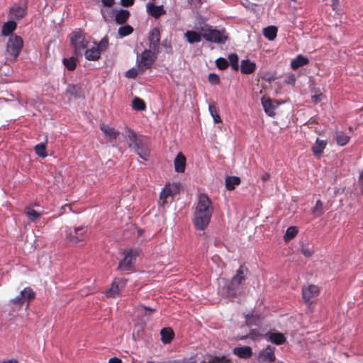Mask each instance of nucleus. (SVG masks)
Returning a JSON list of instances; mask_svg holds the SVG:
<instances>
[{
  "label": "nucleus",
  "mask_w": 363,
  "mask_h": 363,
  "mask_svg": "<svg viewBox=\"0 0 363 363\" xmlns=\"http://www.w3.org/2000/svg\"><path fill=\"white\" fill-rule=\"evenodd\" d=\"M213 206L209 197L205 194H199L194 206L193 223L196 230H204L208 225Z\"/></svg>",
  "instance_id": "1"
},
{
  "label": "nucleus",
  "mask_w": 363,
  "mask_h": 363,
  "mask_svg": "<svg viewBox=\"0 0 363 363\" xmlns=\"http://www.w3.org/2000/svg\"><path fill=\"white\" fill-rule=\"evenodd\" d=\"M128 147L133 149L140 158L147 160L150 157L149 140L143 135H138L129 130L127 133Z\"/></svg>",
  "instance_id": "2"
},
{
  "label": "nucleus",
  "mask_w": 363,
  "mask_h": 363,
  "mask_svg": "<svg viewBox=\"0 0 363 363\" xmlns=\"http://www.w3.org/2000/svg\"><path fill=\"white\" fill-rule=\"evenodd\" d=\"M199 31L202 37L208 42L225 44L228 40V34L225 28L216 29L208 24H204L200 27Z\"/></svg>",
  "instance_id": "3"
},
{
  "label": "nucleus",
  "mask_w": 363,
  "mask_h": 363,
  "mask_svg": "<svg viewBox=\"0 0 363 363\" xmlns=\"http://www.w3.org/2000/svg\"><path fill=\"white\" fill-rule=\"evenodd\" d=\"M87 231V228L85 226L67 227L65 230V238L67 242L77 244L86 240L88 236Z\"/></svg>",
  "instance_id": "4"
},
{
  "label": "nucleus",
  "mask_w": 363,
  "mask_h": 363,
  "mask_svg": "<svg viewBox=\"0 0 363 363\" xmlns=\"http://www.w3.org/2000/svg\"><path fill=\"white\" fill-rule=\"evenodd\" d=\"M23 45V42L20 36L11 35L6 45L7 58L16 60L19 55Z\"/></svg>",
  "instance_id": "5"
},
{
  "label": "nucleus",
  "mask_w": 363,
  "mask_h": 363,
  "mask_svg": "<svg viewBox=\"0 0 363 363\" xmlns=\"http://www.w3.org/2000/svg\"><path fill=\"white\" fill-rule=\"evenodd\" d=\"M35 293L30 287H26L15 298L9 301V304L13 306L14 308H20L26 304V308L29 306L30 300L34 298Z\"/></svg>",
  "instance_id": "6"
},
{
  "label": "nucleus",
  "mask_w": 363,
  "mask_h": 363,
  "mask_svg": "<svg viewBox=\"0 0 363 363\" xmlns=\"http://www.w3.org/2000/svg\"><path fill=\"white\" fill-rule=\"evenodd\" d=\"M247 272V269L243 266H240L239 267L236 274L231 279L230 284L228 287V293L229 296H234L237 294L240 285L245 280Z\"/></svg>",
  "instance_id": "7"
},
{
  "label": "nucleus",
  "mask_w": 363,
  "mask_h": 363,
  "mask_svg": "<svg viewBox=\"0 0 363 363\" xmlns=\"http://www.w3.org/2000/svg\"><path fill=\"white\" fill-rule=\"evenodd\" d=\"M70 42L77 55H82L89 43L84 33L81 30H76L72 33Z\"/></svg>",
  "instance_id": "8"
},
{
  "label": "nucleus",
  "mask_w": 363,
  "mask_h": 363,
  "mask_svg": "<svg viewBox=\"0 0 363 363\" xmlns=\"http://www.w3.org/2000/svg\"><path fill=\"white\" fill-rule=\"evenodd\" d=\"M158 51H154L152 49L145 50L140 55V59H138V67L142 70L150 67L157 59Z\"/></svg>",
  "instance_id": "9"
},
{
  "label": "nucleus",
  "mask_w": 363,
  "mask_h": 363,
  "mask_svg": "<svg viewBox=\"0 0 363 363\" xmlns=\"http://www.w3.org/2000/svg\"><path fill=\"white\" fill-rule=\"evenodd\" d=\"M124 257L120 261L118 269L121 271H129L133 267V263L135 261L138 252L136 250H130L123 253Z\"/></svg>",
  "instance_id": "10"
},
{
  "label": "nucleus",
  "mask_w": 363,
  "mask_h": 363,
  "mask_svg": "<svg viewBox=\"0 0 363 363\" xmlns=\"http://www.w3.org/2000/svg\"><path fill=\"white\" fill-rule=\"evenodd\" d=\"M319 294V289L317 286L311 284L302 289V296L304 302L311 305Z\"/></svg>",
  "instance_id": "11"
},
{
  "label": "nucleus",
  "mask_w": 363,
  "mask_h": 363,
  "mask_svg": "<svg viewBox=\"0 0 363 363\" xmlns=\"http://www.w3.org/2000/svg\"><path fill=\"white\" fill-rule=\"evenodd\" d=\"M27 13V6L26 4H17L13 6L9 13L10 18L15 20H20L23 18Z\"/></svg>",
  "instance_id": "12"
},
{
  "label": "nucleus",
  "mask_w": 363,
  "mask_h": 363,
  "mask_svg": "<svg viewBox=\"0 0 363 363\" xmlns=\"http://www.w3.org/2000/svg\"><path fill=\"white\" fill-rule=\"evenodd\" d=\"M149 47L154 51H158L160 41V32L157 28H152L148 35Z\"/></svg>",
  "instance_id": "13"
},
{
  "label": "nucleus",
  "mask_w": 363,
  "mask_h": 363,
  "mask_svg": "<svg viewBox=\"0 0 363 363\" xmlns=\"http://www.w3.org/2000/svg\"><path fill=\"white\" fill-rule=\"evenodd\" d=\"M274 360L275 355L274 347L268 346L259 353L258 361L259 362H272Z\"/></svg>",
  "instance_id": "14"
},
{
  "label": "nucleus",
  "mask_w": 363,
  "mask_h": 363,
  "mask_svg": "<svg viewBox=\"0 0 363 363\" xmlns=\"http://www.w3.org/2000/svg\"><path fill=\"white\" fill-rule=\"evenodd\" d=\"M101 130L104 135V138L111 143H115L119 132L113 128L109 127L108 125L101 124L100 126Z\"/></svg>",
  "instance_id": "15"
},
{
  "label": "nucleus",
  "mask_w": 363,
  "mask_h": 363,
  "mask_svg": "<svg viewBox=\"0 0 363 363\" xmlns=\"http://www.w3.org/2000/svg\"><path fill=\"white\" fill-rule=\"evenodd\" d=\"M146 11L151 16L157 18L166 13L162 5L156 6L154 2L150 1L146 4Z\"/></svg>",
  "instance_id": "16"
},
{
  "label": "nucleus",
  "mask_w": 363,
  "mask_h": 363,
  "mask_svg": "<svg viewBox=\"0 0 363 363\" xmlns=\"http://www.w3.org/2000/svg\"><path fill=\"white\" fill-rule=\"evenodd\" d=\"M85 58L89 61H96L100 58L101 51L94 43L91 46L88 47L83 51Z\"/></svg>",
  "instance_id": "17"
},
{
  "label": "nucleus",
  "mask_w": 363,
  "mask_h": 363,
  "mask_svg": "<svg viewBox=\"0 0 363 363\" xmlns=\"http://www.w3.org/2000/svg\"><path fill=\"white\" fill-rule=\"evenodd\" d=\"M261 102L266 114L269 116H274L275 115L274 111L277 108L278 104H275L271 99L266 97H262Z\"/></svg>",
  "instance_id": "18"
},
{
  "label": "nucleus",
  "mask_w": 363,
  "mask_h": 363,
  "mask_svg": "<svg viewBox=\"0 0 363 363\" xmlns=\"http://www.w3.org/2000/svg\"><path fill=\"white\" fill-rule=\"evenodd\" d=\"M174 169L178 173H182L185 170L186 157L182 153H179L174 159Z\"/></svg>",
  "instance_id": "19"
},
{
  "label": "nucleus",
  "mask_w": 363,
  "mask_h": 363,
  "mask_svg": "<svg viewBox=\"0 0 363 363\" xmlns=\"http://www.w3.org/2000/svg\"><path fill=\"white\" fill-rule=\"evenodd\" d=\"M327 145V142L325 140L317 138L315 144L312 146L311 150L315 156L319 157L323 152Z\"/></svg>",
  "instance_id": "20"
},
{
  "label": "nucleus",
  "mask_w": 363,
  "mask_h": 363,
  "mask_svg": "<svg viewBox=\"0 0 363 363\" xmlns=\"http://www.w3.org/2000/svg\"><path fill=\"white\" fill-rule=\"evenodd\" d=\"M256 69V64L249 60L241 61L240 70L242 74H249L254 72Z\"/></svg>",
  "instance_id": "21"
},
{
  "label": "nucleus",
  "mask_w": 363,
  "mask_h": 363,
  "mask_svg": "<svg viewBox=\"0 0 363 363\" xmlns=\"http://www.w3.org/2000/svg\"><path fill=\"white\" fill-rule=\"evenodd\" d=\"M233 353L239 357L245 359L252 354V349L249 346L235 347Z\"/></svg>",
  "instance_id": "22"
},
{
  "label": "nucleus",
  "mask_w": 363,
  "mask_h": 363,
  "mask_svg": "<svg viewBox=\"0 0 363 363\" xmlns=\"http://www.w3.org/2000/svg\"><path fill=\"white\" fill-rule=\"evenodd\" d=\"M309 62L308 59L302 55H298L296 58L291 60V67L293 69H297L299 67L308 65Z\"/></svg>",
  "instance_id": "23"
},
{
  "label": "nucleus",
  "mask_w": 363,
  "mask_h": 363,
  "mask_svg": "<svg viewBox=\"0 0 363 363\" xmlns=\"http://www.w3.org/2000/svg\"><path fill=\"white\" fill-rule=\"evenodd\" d=\"M161 340L164 344L170 343L174 337V332L169 328L162 329L160 332Z\"/></svg>",
  "instance_id": "24"
},
{
  "label": "nucleus",
  "mask_w": 363,
  "mask_h": 363,
  "mask_svg": "<svg viewBox=\"0 0 363 363\" xmlns=\"http://www.w3.org/2000/svg\"><path fill=\"white\" fill-rule=\"evenodd\" d=\"M267 335L268 337V340L276 345H281L286 341V337L280 333H272Z\"/></svg>",
  "instance_id": "25"
},
{
  "label": "nucleus",
  "mask_w": 363,
  "mask_h": 363,
  "mask_svg": "<svg viewBox=\"0 0 363 363\" xmlns=\"http://www.w3.org/2000/svg\"><path fill=\"white\" fill-rule=\"evenodd\" d=\"M16 28V23L13 20L9 21L3 24L1 33L3 35H9Z\"/></svg>",
  "instance_id": "26"
},
{
  "label": "nucleus",
  "mask_w": 363,
  "mask_h": 363,
  "mask_svg": "<svg viewBox=\"0 0 363 363\" xmlns=\"http://www.w3.org/2000/svg\"><path fill=\"white\" fill-rule=\"evenodd\" d=\"M184 35L185 37L186 38L188 43H189L190 44L199 43L201 40V34H199L196 31L187 30Z\"/></svg>",
  "instance_id": "27"
},
{
  "label": "nucleus",
  "mask_w": 363,
  "mask_h": 363,
  "mask_svg": "<svg viewBox=\"0 0 363 363\" xmlns=\"http://www.w3.org/2000/svg\"><path fill=\"white\" fill-rule=\"evenodd\" d=\"M277 34V28L274 26H267L263 29L264 36L269 40H274Z\"/></svg>",
  "instance_id": "28"
},
{
  "label": "nucleus",
  "mask_w": 363,
  "mask_h": 363,
  "mask_svg": "<svg viewBox=\"0 0 363 363\" xmlns=\"http://www.w3.org/2000/svg\"><path fill=\"white\" fill-rule=\"evenodd\" d=\"M240 183V179L238 177H228L225 179V187L228 190H233Z\"/></svg>",
  "instance_id": "29"
},
{
  "label": "nucleus",
  "mask_w": 363,
  "mask_h": 363,
  "mask_svg": "<svg viewBox=\"0 0 363 363\" xmlns=\"http://www.w3.org/2000/svg\"><path fill=\"white\" fill-rule=\"evenodd\" d=\"M130 16V13L127 10L121 9L116 15V21L118 24L124 23Z\"/></svg>",
  "instance_id": "30"
},
{
  "label": "nucleus",
  "mask_w": 363,
  "mask_h": 363,
  "mask_svg": "<svg viewBox=\"0 0 363 363\" xmlns=\"http://www.w3.org/2000/svg\"><path fill=\"white\" fill-rule=\"evenodd\" d=\"M315 217H320L324 213L323 203L320 200L316 201L315 206L311 210Z\"/></svg>",
  "instance_id": "31"
},
{
  "label": "nucleus",
  "mask_w": 363,
  "mask_h": 363,
  "mask_svg": "<svg viewBox=\"0 0 363 363\" xmlns=\"http://www.w3.org/2000/svg\"><path fill=\"white\" fill-rule=\"evenodd\" d=\"M121 289L114 281H113L111 287L106 291V296L111 298H116L120 295Z\"/></svg>",
  "instance_id": "32"
},
{
  "label": "nucleus",
  "mask_w": 363,
  "mask_h": 363,
  "mask_svg": "<svg viewBox=\"0 0 363 363\" xmlns=\"http://www.w3.org/2000/svg\"><path fill=\"white\" fill-rule=\"evenodd\" d=\"M132 108L136 111H144L145 109V104L143 99L135 96L132 101Z\"/></svg>",
  "instance_id": "33"
},
{
  "label": "nucleus",
  "mask_w": 363,
  "mask_h": 363,
  "mask_svg": "<svg viewBox=\"0 0 363 363\" xmlns=\"http://www.w3.org/2000/svg\"><path fill=\"white\" fill-rule=\"evenodd\" d=\"M297 233V228L295 226H290L286 229V231L284 236V239L286 242H289V240L295 238Z\"/></svg>",
  "instance_id": "34"
},
{
  "label": "nucleus",
  "mask_w": 363,
  "mask_h": 363,
  "mask_svg": "<svg viewBox=\"0 0 363 363\" xmlns=\"http://www.w3.org/2000/svg\"><path fill=\"white\" fill-rule=\"evenodd\" d=\"M173 196V191L169 185H166L160 194V199L165 202L166 200Z\"/></svg>",
  "instance_id": "35"
},
{
  "label": "nucleus",
  "mask_w": 363,
  "mask_h": 363,
  "mask_svg": "<svg viewBox=\"0 0 363 363\" xmlns=\"http://www.w3.org/2000/svg\"><path fill=\"white\" fill-rule=\"evenodd\" d=\"M350 136L342 133H337L335 136V141L340 146H344L347 145L350 140Z\"/></svg>",
  "instance_id": "36"
},
{
  "label": "nucleus",
  "mask_w": 363,
  "mask_h": 363,
  "mask_svg": "<svg viewBox=\"0 0 363 363\" xmlns=\"http://www.w3.org/2000/svg\"><path fill=\"white\" fill-rule=\"evenodd\" d=\"M228 60L232 69L234 70H238L239 69V63H238V56L235 53H231L228 55Z\"/></svg>",
  "instance_id": "37"
},
{
  "label": "nucleus",
  "mask_w": 363,
  "mask_h": 363,
  "mask_svg": "<svg viewBox=\"0 0 363 363\" xmlns=\"http://www.w3.org/2000/svg\"><path fill=\"white\" fill-rule=\"evenodd\" d=\"M25 213L30 220V221H33L35 218H38L40 216V213L34 210L31 207H26L25 209Z\"/></svg>",
  "instance_id": "38"
},
{
  "label": "nucleus",
  "mask_w": 363,
  "mask_h": 363,
  "mask_svg": "<svg viewBox=\"0 0 363 363\" xmlns=\"http://www.w3.org/2000/svg\"><path fill=\"white\" fill-rule=\"evenodd\" d=\"M208 111H209L211 116L213 118L214 123H218L221 122L220 117L219 114L218 113V111H217V109H216V107L215 105L209 104L208 105Z\"/></svg>",
  "instance_id": "39"
},
{
  "label": "nucleus",
  "mask_w": 363,
  "mask_h": 363,
  "mask_svg": "<svg viewBox=\"0 0 363 363\" xmlns=\"http://www.w3.org/2000/svg\"><path fill=\"white\" fill-rule=\"evenodd\" d=\"M34 150L36 154L41 157H45L48 155L46 152L45 145L43 143L36 145L34 147Z\"/></svg>",
  "instance_id": "40"
},
{
  "label": "nucleus",
  "mask_w": 363,
  "mask_h": 363,
  "mask_svg": "<svg viewBox=\"0 0 363 363\" xmlns=\"http://www.w3.org/2000/svg\"><path fill=\"white\" fill-rule=\"evenodd\" d=\"M67 92L74 97L80 96V89L78 86L74 84H69L66 89Z\"/></svg>",
  "instance_id": "41"
},
{
  "label": "nucleus",
  "mask_w": 363,
  "mask_h": 363,
  "mask_svg": "<svg viewBox=\"0 0 363 363\" xmlns=\"http://www.w3.org/2000/svg\"><path fill=\"white\" fill-rule=\"evenodd\" d=\"M63 64L69 70H74L77 65L76 59L73 57L69 58H64Z\"/></svg>",
  "instance_id": "42"
},
{
  "label": "nucleus",
  "mask_w": 363,
  "mask_h": 363,
  "mask_svg": "<svg viewBox=\"0 0 363 363\" xmlns=\"http://www.w3.org/2000/svg\"><path fill=\"white\" fill-rule=\"evenodd\" d=\"M133 30V28L130 26L126 25L118 28V34L121 37H125L130 35Z\"/></svg>",
  "instance_id": "43"
},
{
  "label": "nucleus",
  "mask_w": 363,
  "mask_h": 363,
  "mask_svg": "<svg viewBox=\"0 0 363 363\" xmlns=\"http://www.w3.org/2000/svg\"><path fill=\"white\" fill-rule=\"evenodd\" d=\"M259 322V320L257 316H255L252 314H247L246 315V323L247 325H257Z\"/></svg>",
  "instance_id": "44"
},
{
  "label": "nucleus",
  "mask_w": 363,
  "mask_h": 363,
  "mask_svg": "<svg viewBox=\"0 0 363 363\" xmlns=\"http://www.w3.org/2000/svg\"><path fill=\"white\" fill-rule=\"evenodd\" d=\"M216 66L218 69L223 70L228 67V62L223 57H219L216 61Z\"/></svg>",
  "instance_id": "45"
},
{
  "label": "nucleus",
  "mask_w": 363,
  "mask_h": 363,
  "mask_svg": "<svg viewBox=\"0 0 363 363\" xmlns=\"http://www.w3.org/2000/svg\"><path fill=\"white\" fill-rule=\"evenodd\" d=\"M108 40L106 37L103 38L100 42L96 44V46L99 47V50H105L108 48Z\"/></svg>",
  "instance_id": "46"
},
{
  "label": "nucleus",
  "mask_w": 363,
  "mask_h": 363,
  "mask_svg": "<svg viewBox=\"0 0 363 363\" xmlns=\"http://www.w3.org/2000/svg\"><path fill=\"white\" fill-rule=\"evenodd\" d=\"M208 363H229V359L225 357H215L209 360Z\"/></svg>",
  "instance_id": "47"
},
{
  "label": "nucleus",
  "mask_w": 363,
  "mask_h": 363,
  "mask_svg": "<svg viewBox=\"0 0 363 363\" xmlns=\"http://www.w3.org/2000/svg\"><path fill=\"white\" fill-rule=\"evenodd\" d=\"M208 81L212 84H218L220 82V77L216 74L211 73L208 75Z\"/></svg>",
  "instance_id": "48"
},
{
  "label": "nucleus",
  "mask_w": 363,
  "mask_h": 363,
  "mask_svg": "<svg viewBox=\"0 0 363 363\" xmlns=\"http://www.w3.org/2000/svg\"><path fill=\"white\" fill-rule=\"evenodd\" d=\"M115 283L118 285V287L122 289H123L127 283V279L124 278H116L113 280Z\"/></svg>",
  "instance_id": "49"
},
{
  "label": "nucleus",
  "mask_w": 363,
  "mask_h": 363,
  "mask_svg": "<svg viewBox=\"0 0 363 363\" xmlns=\"http://www.w3.org/2000/svg\"><path fill=\"white\" fill-rule=\"evenodd\" d=\"M140 313L143 314V315H150L153 310L150 308L143 306L140 309Z\"/></svg>",
  "instance_id": "50"
},
{
  "label": "nucleus",
  "mask_w": 363,
  "mask_h": 363,
  "mask_svg": "<svg viewBox=\"0 0 363 363\" xmlns=\"http://www.w3.org/2000/svg\"><path fill=\"white\" fill-rule=\"evenodd\" d=\"M138 75L137 69H131L126 72V77L128 78H135Z\"/></svg>",
  "instance_id": "51"
},
{
  "label": "nucleus",
  "mask_w": 363,
  "mask_h": 363,
  "mask_svg": "<svg viewBox=\"0 0 363 363\" xmlns=\"http://www.w3.org/2000/svg\"><path fill=\"white\" fill-rule=\"evenodd\" d=\"M301 252L306 256V257H310L312 255V251L306 247H302L301 248Z\"/></svg>",
  "instance_id": "52"
},
{
  "label": "nucleus",
  "mask_w": 363,
  "mask_h": 363,
  "mask_svg": "<svg viewBox=\"0 0 363 363\" xmlns=\"http://www.w3.org/2000/svg\"><path fill=\"white\" fill-rule=\"evenodd\" d=\"M134 0H121L122 6L128 7L133 4Z\"/></svg>",
  "instance_id": "53"
},
{
  "label": "nucleus",
  "mask_w": 363,
  "mask_h": 363,
  "mask_svg": "<svg viewBox=\"0 0 363 363\" xmlns=\"http://www.w3.org/2000/svg\"><path fill=\"white\" fill-rule=\"evenodd\" d=\"M323 94L320 93L319 94H316L312 96V100L315 103H317L318 101H320L322 99Z\"/></svg>",
  "instance_id": "54"
},
{
  "label": "nucleus",
  "mask_w": 363,
  "mask_h": 363,
  "mask_svg": "<svg viewBox=\"0 0 363 363\" xmlns=\"http://www.w3.org/2000/svg\"><path fill=\"white\" fill-rule=\"evenodd\" d=\"M101 1L106 6H111L114 3V0H101Z\"/></svg>",
  "instance_id": "55"
},
{
  "label": "nucleus",
  "mask_w": 363,
  "mask_h": 363,
  "mask_svg": "<svg viewBox=\"0 0 363 363\" xmlns=\"http://www.w3.org/2000/svg\"><path fill=\"white\" fill-rule=\"evenodd\" d=\"M359 185L361 188V190L363 191V170L362 171L359 177Z\"/></svg>",
  "instance_id": "56"
},
{
  "label": "nucleus",
  "mask_w": 363,
  "mask_h": 363,
  "mask_svg": "<svg viewBox=\"0 0 363 363\" xmlns=\"http://www.w3.org/2000/svg\"><path fill=\"white\" fill-rule=\"evenodd\" d=\"M108 363H122V361L118 357H112L109 359Z\"/></svg>",
  "instance_id": "57"
},
{
  "label": "nucleus",
  "mask_w": 363,
  "mask_h": 363,
  "mask_svg": "<svg viewBox=\"0 0 363 363\" xmlns=\"http://www.w3.org/2000/svg\"><path fill=\"white\" fill-rule=\"evenodd\" d=\"M339 0H332L331 6L333 10H336L338 6Z\"/></svg>",
  "instance_id": "58"
},
{
  "label": "nucleus",
  "mask_w": 363,
  "mask_h": 363,
  "mask_svg": "<svg viewBox=\"0 0 363 363\" xmlns=\"http://www.w3.org/2000/svg\"><path fill=\"white\" fill-rule=\"evenodd\" d=\"M250 335L252 337H255V336H258V335H259V332H258L257 330H252L250 331Z\"/></svg>",
  "instance_id": "59"
},
{
  "label": "nucleus",
  "mask_w": 363,
  "mask_h": 363,
  "mask_svg": "<svg viewBox=\"0 0 363 363\" xmlns=\"http://www.w3.org/2000/svg\"><path fill=\"white\" fill-rule=\"evenodd\" d=\"M182 363H196V361L193 358H190L188 359H184L182 361Z\"/></svg>",
  "instance_id": "60"
},
{
  "label": "nucleus",
  "mask_w": 363,
  "mask_h": 363,
  "mask_svg": "<svg viewBox=\"0 0 363 363\" xmlns=\"http://www.w3.org/2000/svg\"><path fill=\"white\" fill-rule=\"evenodd\" d=\"M269 177H270L269 174H268V173H264V174L262 175V180H263V181H267V180H268V179H269Z\"/></svg>",
  "instance_id": "61"
},
{
  "label": "nucleus",
  "mask_w": 363,
  "mask_h": 363,
  "mask_svg": "<svg viewBox=\"0 0 363 363\" xmlns=\"http://www.w3.org/2000/svg\"><path fill=\"white\" fill-rule=\"evenodd\" d=\"M162 44L166 48L171 49V45L169 43H167V41H164Z\"/></svg>",
  "instance_id": "62"
},
{
  "label": "nucleus",
  "mask_w": 363,
  "mask_h": 363,
  "mask_svg": "<svg viewBox=\"0 0 363 363\" xmlns=\"http://www.w3.org/2000/svg\"><path fill=\"white\" fill-rule=\"evenodd\" d=\"M146 363H155V362H152V361H147Z\"/></svg>",
  "instance_id": "63"
},
{
  "label": "nucleus",
  "mask_w": 363,
  "mask_h": 363,
  "mask_svg": "<svg viewBox=\"0 0 363 363\" xmlns=\"http://www.w3.org/2000/svg\"><path fill=\"white\" fill-rule=\"evenodd\" d=\"M362 110H363V108H362Z\"/></svg>",
  "instance_id": "64"
}]
</instances>
